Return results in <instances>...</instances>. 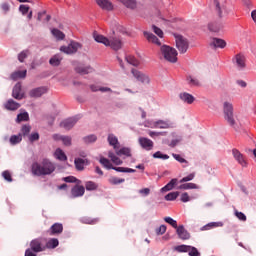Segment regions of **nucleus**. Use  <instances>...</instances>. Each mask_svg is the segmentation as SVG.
Listing matches in <instances>:
<instances>
[{"label":"nucleus","instance_id":"1","mask_svg":"<svg viewBox=\"0 0 256 256\" xmlns=\"http://www.w3.org/2000/svg\"><path fill=\"white\" fill-rule=\"evenodd\" d=\"M31 169L33 175L37 177H41V175H51V173L55 171V164L49 159H43L41 163L34 162Z\"/></svg>","mask_w":256,"mask_h":256},{"label":"nucleus","instance_id":"2","mask_svg":"<svg viewBox=\"0 0 256 256\" xmlns=\"http://www.w3.org/2000/svg\"><path fill=\"white\" fill-rule=\"evenodd\" d=\"M94 40L97 43H102L105 47H111L113 51H119L123 47V41L120 37H110L109 39L101 34H94Z\"/></svg>","mask_w":256,"mask_h":256},{"label":"nucleus","instance_id":"3","mask_svg":"<svg viewBox=\"0 0 256 256\" xmlns=\"http://www.w3.org/2000/svg\"><path fill=\"white\" fill-rule=\"evenodd\" d=\"M45 251V240L36 238L30 242V248L26 249L25 256H37V253Z\"/></svg>","mask_w":256,"mask_h":256},{"label":"nucleus","instance_id":"4","mask_svg":"<svg viewBox=\"0 0 256 256\" xmlns=\"http://www.w3.org/2000/svg\"><path fill=\"white\" fill-rule=\"evenodd\" d=\"M224 119L230 125V127H235L237 122L235 121V114H233V104L229 102H224L223 105Z\"/></svg>","mask_w":256,"mask_h":256},{"label":"nucleus","instance_id":"5","mask_svg":"<svg viewBox=\"0 0 256 256\" xmlns=\"http://www.w3.org/2000/svg\"><path fill=\"white\" fill-rule=\"evenodd\" d=\"M160 51L166 61H169L170 63H177L178 53L175 48L168 45H163L161 46Z\"/></svg>","mask_w":256,"mask_h":256},{"label":"nucleus","instance_id":"6","mask_svg":"<svg viewBox=\"0 0 256 256\" xmlns=\"http://www.w3.org/2000/svg\"><path fill=\"white\" fill-rule=\"evenodd\" d=\"M215 11L218 17H225L231 13V8L227 7V1L225 0H214Z\"/></svg>","mask_w":256,"mask_h":256},{"label":"nucleus","instance_id":"7","mask_svg":"<svg viewBox=\"0 0 256 256\" xmlns=\"http://www.w3.org/2000/svg\"><path fill=\"white\" fill-rule=\"evenodd\" d=\"M176 41V47L180 53H187L189 49V40L182 35H174Z\"/></svg>","mask_w":256,"mask_h":256},{"label":"nucleus","instance_id":"8","mask_svg":"<svg viewBox=\"0 0 256 256\" xmlns=\"http://www.w3.org/2000/svg\"><path fill=\"white\" fill-rule=\"evenodd\" d=\"M81 47L82 46L79 42L71 41L68 46H61L60 51L62 53H65L66 55H73V54L77 53V51H79V49H81Z\"/></svg>","mask_w":256,"mask_h":256},{"label":"nucleus","instance_id":"9","mask_svg":"<svg viewBox=\"0 0 256 256\" xmlns=\"http://www.w3.org/2000/svg\"><path fill=\"white\" fill-rule=\"evenodd\" d=\"M47 93H49V87L40 86V87H36V88L31 89L28 92V95L32 99H39V97H43V95H47Z\"/></svg>","mask_w":256,"mask_h":256},{"label":"nucleus","instance_id":"10","mask_svg":"<svg viewBox=\"0 0 256 256\" xmlns=\"http://www.w3.org/2000/svg\"><path fill=\"white\" fill-rule=\"evenodd\" d=\"M175 124L171 120H158L152 123L153 129H174Z\"/></svg>","mask_w":256,"mask_h":256},{"label":"nucleus","instance_id":"11","mask_svg":"<svg viewBox=\"0 0 256 256\" xmlns=\"http://www.w3.org/2000/svg\"><path fill=\"white\" fill-rule=\"evenodd\" d=\"M232 155L235 161H237V163L241 165V167H247L248 165L247 157H245V155H243L239 150L233 149Z\"/></svg>","mask_w":256,"mask_h":256},{"label":"nucleus","instance_id":"12","mask_svg":"<svg viewBox=\"0 0 256 256\" xmlns=\"http://www.w3.org/2000/svg\"><path fill=\"white\" fill-rule=\"evenodd\" d=\"M138 143L145 151H153V147L155 146L153 140L147 137H140L138 139Z\"/></svg>","mask_w":256,"mask_h":256},{"label":"nucleus","instance_id":"13","mask_svg":"<svg viewBox=\"0 0 256 256\" xmlns=\"http://www.w3.org/2000/svg\"><path fill=\"white\" fill-rule=\"evenodd\" d=\"M131 73L133 75V77H135V79H137V81H140L141 83H146V84H149L150 83V79H149V76L143 74L141 71L133 68L131 70Z\"/></svg>","mask_w":256,"mask_h":256},{"label":"nucleus","instance_id":"14","mask_svg":"<svg viewBox=\"0 0 256 256\" xmlns=\"http://www.w3.org/2000/svg\"><path fill=\"white\" fill-rule=\"evenodd\" d=\"M74 69L79 75H89V73H93L94 71L93 67L85 66L83 64L76 65Z\"/></svg>","mask_w":256,"mask_h":256},{"label":"nucleus","instance_id":"15","mask_svg":"<svg viewBox=\"0 0 256 256\" xmlns=\"http://www.w3.org/2000/svg\"><path fill=\"white\" fill-rule=\"evenodd\" d=\"M77 121L78 120L75 117L68 118L60 123V127H63V129L69 131L70 129H73V127H75Z\"/></svg>","mask_w":256,"mask_h":256},{"label":"nucleus","instance_id":"16","mask_svg":"<svg viewBox=\"0 0 256 256\" xmlns=\"http://www.w3.org/2000/svg\"><path fill=\"white\" fill-rule=\"evenodd\" d=\"M21 91H22L21 83H16L12 90V97L14 99H17L18 101H21V99L25 97V94H23Z\"/></svg>","mask_w":256,"mask_h":256},{"label":"nucleus","instance_id":"17","mask_svg":"<svg viewBox=\"0 0 256 256\" xmlns=\"http://www.w3.org/2000/svg\"><path fill=\"white\" fill-rule=\"evenodd\" d=\"M176 233L179 237V239H182L183 241H187V239L191 238V234L186 231L185 227L183 225H180L176 229Z\"/></svg>","mask_w":256,"mask_h":256},{"label":"nucleus","instance_id":"18","mask_svg":"<svg viewBox=\"0 0 256 256\" xmlns=\"http://www.w3.org/2000/svg\"><path fill=\"white\" fill-rule=\"evenodd\" d=\"M210 45L215 49H225V47H227V42L220 38H212Z\"/></svg>","mask_w":256,"mask_h":256},{"label":"nucleus","instance_id":"19","mask_svg":"<svg viewBox=\"0 0 256 256\" xmlns=\"http://www.w3.org/2000/svg\"><path fill=\"white\" fill-rule=\"evenodd\" d=\"M144 37L147 39L148 43H154V45L161 46V41H159V38L153 33L144 31Z\"/></svg>","mask_w":256,"mask_h":256},{"label":"nucleus","instance_id":"20","mask_svg":"<svg viewBox=\"0 0 256 256\" xmlns=\"http://www.w3.org/2000/svg\"><path fill=\"white\" fill-rule=\"evenodd\" d=\"M72 197H83L85 195V187L76 185L71 189Z\"/></svg>","mask_w":256,"mask_h":256},{"label":"nucleus","instance_id":"21","mask_svg":"<svg viewBox=\"0 0 256 256\" xmlns=\"http://www.w3.org/2000/svg\"><path fill=\"white\" fill-rule=\"evenodd\" d=\"M97 5L104 11H113V3L109 0H96Z\"/></svg>","mask_w":256,"mask_h":256},{"label":"nucleus","instance_id":"22","mask_svg":"<svg viewBox=\"0 0 256 256\" xmlns=\"http://www.w3.org/2000/svg\"><path fill=\"white\" fill-rule=\"evenodd\" d=\"M5 109H7V111H17V109H19V107H21V104H19L18 102H16L13 99H9L5 104H4Z\"/></svg>","mask_w":256,"mask_h":256},{"label":"nucleus","instance_id":"23","mask_svg":"<svg viewBox=\"0 0 256 256\" xmlns=\"http://www.w3.org/2000/svg\"><path fill=\"white\" fill-rule=\"evenodd\" d=\"M50 235H61L63 233V224L54 223L49 229Z\"/></svg>","mask_w":256,"mask_h":256},{"label":"nucleus","instance_id":"24","mask_svg":"<svg viewBox=\"0 0 256 256\" xmlns=\"http://www.w3.org/2000/svg\"><path fill=\"white\" fill-rule=\"evenodd\" d=\"M74 165L77 171H83V169H85V165H89V160L83 158H76L74 160Z\"/></svg>","mask_w":256,"mask_h":256},{"label":"nucleus","instance_id":"25","mask_svg":"<svg viewBox=\"0 0 256 256\" xmlns=\"http://www.w3.org/2000/svg\"><path fill=\"white\" fill-rule=\"evenodd\" d=\"M234 63L238 69H245V56L237 54L234 58Z\"/></svg>","mask_w":256,"mask_h":256},{"label":"nucleus","instance_id":"26","mask_svg":"<svg viewBox=\"0 0 256 256\" xmlns=\"http://www.w3.org/2000/svg\"><path fill=\"white\" fill-rule=\"evenodd\" d=\"M179 97L181 101L188 103V105H191L195 101V97L187 92L180 93Z\"/></svg>","mask_w":256,"mask_h":256},{"label":"nucleus","instance_id":"27","mask_svg":"<svg viewBox=\"0 0 256 256\" xmlns=\"http://www.w3.org/2000/svg\"><path fill=\"white\" fill-rule=\"evenodd\" d=\"M45 250L46 249H55L59 247V240L56 238H51L49 241L44 243Z\"/></svg>","mask_w":256,"mask_h":256},{"label":"nucleus","instance_id":"28","mask_svg":"<svg viewBox=\"0 0 256 256\" xmlns=\"http://www.w3.org/2000/svg\"><path fill=\"white\" fill-rule=\"evenodd\" d=\"M118 3H122L124 7H127V9H136L137 7V1L135 0H116Z\"/></svg>","mask_w":256,"mask_h":256},{"label":"nucleus","instance_id":"29","mask_svg":"<svg viewBox=\"0 0 256 256\" xmlns=\"http://www.w3.org/2000/svg\"><path fill=\"white\" fill-rule=\"evenodd\" d=\"M217 227H223V223L222 222H210V223L204 225L201 228V231H210V229H215Z\"/></svg>","mask_w":256,"mask_h":256},{"label":"nucleus","instance_id":"30","mask_svg":"<svg viewBox=\"0 0 256 256\" xmlns=\"http://www.w3.org/2000/svg\"><path fill=\"white\" fill-rule=\"evenodd\" d=\"M61 61H63V57H61L59 54H56L50 58L49 63L52 65V67H59V65H61Z\"/></svg>","mask_w":256,"mask_h":256},{"label":"nucleus","instance_id":"31","mask_svg":"<svg viewBox=\"0 0 256 256\" xmlns=\"http://www.w3.org/2000/svg\"><path fill=\"white\" fill-rule=\"evenodd\" d=\"M209 31H212V33H219L221 29H223V26L219 22H212L208 24Z\"/></svg>","mask_w":256,"mask_h":256},{"label":"nucleus","instance_id":"32","mask_svg":"<svg viewBox=\"0 0 256 256\" xmlns=\"http://www.w3.org/2000/svg\"><path fill=\"white\" fill-rule=\"evenodd\" d=\"M175 185H177V179L173 178L167 185H165L161 191L163 193H166V191H172V189H175Z\"/></svg>","mask_w":256,"mask_h":256},{"label":"nucleus","instance_id":"33","mask_svg":"<svg viewBox=\"0 0 256 256\" xmlns=\"http://www.w3.org/2000/svg\"><path fill=\"white\" fill-rule=\"evenodd\" d=\"M51 33L57 41H63V39H65V33L61 32V30L57 28L52 29Z\"/></svg>","mask_w":256,"mask_h":256},{"label":"nucleus","instance_id":"34","mask_svg":"<svg viewBox=\"0 0 256 256\" xmlns=\"http://www.w3.org/2000/svg\"><path fill=\"white\" fill-rule=\"evenodd\" d=\"M108 143L114 149H117V145H119V139H117V136H115L114 134H109L108 135Z\"/></svg>","mask_w":256,"mask_h":256},{"label":"nucleus","instance_id":"35","mask_svg":"<svg viewBox=\"0 0 256 256\" xmlns=\"http://www.w3.org/2000/svg\"><path fill=\"white\" fill-rule=\"evenodd\" d=\"M116 155H118V157H123V155L125 157H131V149L129 148H121L119 150H116Z\"/></svg>","mask_w":256,"mask_h":256},{"label":"nucleus","instance_id":"36","mask_svg":"<svg viewBox=\"0 0 256 256\" xmlns=\"http://www.w3.org/2000/svg\"><path fill=\"white\" fill-rule=\"evenodd\" d=\"M108 157H109V159H111V161H112V163H114V165H123V160L118 158L117 155H115V153L109 152Z\"/></svg>","mask_w":256,"mask_h":256},{"label":"nucleus","instance_id":"37","mask_svg":"<svg viewBox=\"0 0 256 256\" xmlns=\"http://www.w3.org/2000/svg\"><path fill=\"white\" fill-rule=\"evenodd\" d=\"M186 81L190 87H199L201 85L199 80L193 76H187Z\"/></svg>","mask_w":256,"mask_h":256},{"label":"nucleus","instance_id":"38","mask_svg":"<svg viewBox=\"0 0 256 256\" xmlns=\"http://www.w3.org/2000/svg\"><path fill=\"white\" fill-rule=\"evenodd\" d=\"M54 155L59 161H67V155H65V152L61 148L56 149Z\"/></svg>","mask_w":256,"mask_h":256},{"label":"nucleus","instance_id":"39","mask_svg":"<svg viewBox=\"0 0 256 256\" xmlns=\"http://www.w3.org/2000/svg\"><path fill=\"white\" fill-rule=\"evenodd\" d=\"M54 139H60L66 147L71 146V137L54 135Z\"/></svg>","mask_w":256,"mask_h":256},{"label":"nucleus","instance_id":"40","mask_svg":"<svg viewBox=\"0 0 256 256\" xmlns=\"http://www.w3.org/2000/svg\"><path fill=\"white\" fill-rule=\"evenodd\" d=\"M108 183H110V185H121V183H125V179L112 176L108 179Z\"/></svg>","mask_w":256,"mask_h":256},{"label":"nucleus","instance_id":"41","mask_svg":"<svg viewBox=\"0 0 256 256\" xmlns=\"http://www.w3.org/2000/svg\"><path fill=\"white\" fill-rule=\"evenodd\" d=\"M99 163H101L105 169H113V164L105 157L100 158Z\"/></svg>","mask_w":256,"mask_h":256},{"label":"nucleus","instance_id":"42","mask_svg":"<svg viewBox=\"0 0 256 256\" xmlns=\"http://www.w3.org/2000/svg\"><path fill=\"white\" fill-rule=\"evenodd\" d=\"M125 59L129 65H133V67H139V60H137L135 56L128 55Z\"/></svg>","mask_w":256,"mask_h":256},{"label":"nucleus","instance_id":"43","mask_svg":"<svg viewBox=\"0 0 256 256\" xmlns=\"http://www.w3.org/2000/svg\"><path fill=\"white\" fill-rule=\"evenodd\" d=\"M21 141H23V136L21 134L10 137L11 145H17V143H21Z\"/></svg>","mask_w":256,"mask_h":256},{"label":"nucleus","instance_id":"44","mask_svg":"<svg viewBox=\"0 0 256 256\" xmlns=\"http://www.w3.org/2000/svg\"><path fill=\"white\" fill-rule=\"evenodd\" d=\"M175 250L178 251V253H189V251H191V246L180 245L177 246Z\"/></svg>","mask_w":256,"mask_h":256},{"label":"nucleus","instance_id":"45","mask_svg":"<svg viewBox=\"0 0 256 256\" xmlns=\"http://www.w3.org/2000/svg\"><path fill=\"white\" fill-rule=\"evenodd\" d=\"M178 189H198L197 184L195 183H185V184H181Z\"/></svg>","mask_w":256,"mask_h":256},{"label":"nucleus","instance_id":"46","mask_svg":"<svg viewBox=\"0 0 256 256\" xmlns=\"http://www.w3.org/2000/svg\"><path fill=\"white\" fill-rule=\"evenodd\" d=\"M29 119V113L24 112L17 115V123H21L22 121H27Z\"/></svg>","mask_w":256,"mask_h":256},{"label":"nucleus","instance_id":"47","mask_svg":"<svg viewBox=\"0 0 256 256\" xmlns=\"http://www.w3.org/2000/svg\"><path fill=\"white\" fill-rule=\"evenodd\" d=\"M97 183L93 182V181H88L85 184V188L87 191H95L97 189Z\"/></svg>","mask_w":256,"mask_h":256},{"label":"nucleus","instance_id":"48","mask_svg":"<svg viewBox=\"0 0 256 256\" xmlns=\"http://www.w3.org/2000/svg\"><path fill=\"white\" fill-rule=\"evenodd\" d=\"M179 197V192H170L165 196L166 201H175Z\"/></svg>","mask_w":256,"mask_h":256},{"label":"nucleus","instance_id":"49","mask_svg":"<svg viewBox=\"0 0 256 256\" xmlns=\"http://www.w3.org/2000/svg\"><path fill=\"white\" fill-rule=\"evenodd\" d=\"M164 221L168 223V225H171L174 229H177L179 226L177 225V220H174L171 217H165Z\"/></svg>","mask_w":256,"mask_h":256},{"label":"nucleus","instance_id":"50","mask_svg":"<svg viewBox=\"0 0 256 256\" xmlns=\"http://www.w3.org/2000/svg\"><path fill=\"white\" fill-rule=\"evenodd\" d=\"M154 159H163L164 161L169 159V155L161 153V151H157L153 154Z\"/></svg>","mask_w":256,"mask_h":256},{"label":"nucleus","instance_id":"51","mask_svg":"<svg viewBox=\"0 0 256 256\" xmlns=\"http://www.w3.org/2000/svg\"><path fill=\"white\" fill-rule=\"evenodd\" d=\"M28 53H29V51L24 50L20 54H18V61H20V63H23L25 61V59H27Z\"/></svg>","mask_w":256,"mask_h":256},{"label":"nucleus","instance_id":"52","mask_svg":"<svg viewBox=\"0 0 256 256\" xmlns=\"http://www.w3.org/2000/svg\"><path fill=\"white\" fill-rule=\"evenodd\" d=\"M167 231V226L161 225L160 227L156 228V235H165Z\"/></svg>","mask_w":256,"mask_h":256},{"label":"nucleus","instance_id":"53","mask_svg":"<svg viewBox=\"0 0 256 256\" xmlns=\"http://www.w3.org/2000/svg\"><path fill=\"white\" fill-rule=\"evenodd\" d=\"M195 179V173H191L188 176L182 178L180 183H187L188 181H193Z\"/></svg>","mask_w":256,"mask_h":256},{"label":"nucleus","instance_id":"54","mask_svg":"<svg viewBox=\"0 0 256 256\" xmlns=\"http://www.w3.org/2000/svg\"><path fill=\"white\" fill-rule=\"evenodd\" d=\"M83 140H84L86 143H95V141H97V136H95V135H89V136L84 137Z\"/></svg>","mask_w":256,"mask_h":256},{"label":"nucleus","instance_id":"55","mask_svg":"<svg viewBox=\"0 0 256 256\" xmlns=\"http://www.w3.org/2000/svg\"><path fill=\"white\" fill-rule=\"evenodd\" d=\"M180 200L182 201V203H189V201H191V198L189 197V193L187 192L182 193Z\"/></svg>","mask_w":256,"mask_h":256},{"label":"nucleus","instance_id":"56","mask_svg":"<svg viewBox=\"0 0 256 256\" xmlns=\"http://www.w3.org/2000/svg\"><path fill=\"white\" fill-rule=\"evenodd\" d=\"M235 215L239 221H247V216L243 212L235 211Z\"/></svg>","mask_w":256,"mask_h":256},{"label":"nucleus","instance_id":"57","mask_svg":"<svg viewBox=\"0 0 256 256\" xmlns=\"http://www.w3.org/2000/svg\"><path fill=\"white\" fill-rule=\"evenodd\" d=\"M29 6L28 5H20L19 6V11L20 13H22V15H27V13H29Z\"/></svg>","mask_w":256,"mask_h":256},{"label":"nucleus","instance_id":"58","mask_svg":"<svg viewBox=\"0 0 256 256\" xmlns=\"http://www.w3.org/2000/svg\"><path fill=\"white\" fill-rule=\"evenodd\" d=\"M152 30L154 31V33H155L156 35H158V37H160V38L162 39V37H163V30H161V28H159V27L153 25V26H152Z\"/></svg>","mask_w":256,"mask_h":256},{"label":"nucleus","instance_id":"59","mask_svg":"<svg viewBox=\"0 0 256 256\" xmlns=\"http://www.w3.org/2000/svg\"><path fill=\"white\" fill-rule=\"evenodd\" d=\"M2 177H4L5 181H8L9 183L13 181V178L11 177V172L7 170L2 173Z\"/></svg>","mask_w":256,"mask_h":256},{"label":"nucleus","instance_id":"60","mask_svg":"<svg viewBox=\"0 0 256 256\" xmlns=\"http://www.w3.org/2000/svg\"><path fill=\"white\" fill-rule=\"evenodd\" d=\"M30 143H35V141H39V133L34 132L29 136Z\"/></svg>","mask_w":256,"mask_h":256},{"label":"nucleus","instance_id":"61","mask_svg":"<svg viewBox=\"0 0 256 256\" xmlns=\"http://www.w3.org/2000/svg\"><path fill=\"white\" fill-rule=\"evenodd\" d=\"M172 157H174V159L178 161V163H188L187 160L181 157V155L179 154H172Z\"/></svg>","mask_w":256,"mask_h":256},{"label":"nucleus","instance_id":"62","mask_svg":"<svg viewBox=\"0 0 256 256\" xmlns=\"http://www.w3.org/2000/svg\"><path fill=\"white\" fill-rule=\"evenodd\" d=\"M190 256H200L199 250L195 247L190 246V250L188 251Z\"/></svg>","mask_w":256,"mask_h":256},{"label":"nucleus","instance_id":"63","mask_svg":"<svg viewBox=\"0 0 256 256\" xmlns=\"http://www.w3.org/2000/svg\"><path fill=\"white\" fill-rule=\"evenodd\" d=\"M63 181H65V183H77L75 176L64 177Z\"/></svg>","mask_w":256,"mask_h":256},{"label":"nucleus","instance_id":"64","mask_svg":"<svg viewBox=\"0 0 256 256\" xmlns=\"http://www.w3.org/2000/svg\"><path fill=\"white\" fill-rule=\"evenodd\" d=\"M21 131H22L23 135H27L28 133H31V126L24 125V126H22Z\"/></svg>","mask_w":256,"mask_h":256}]
</instances>
